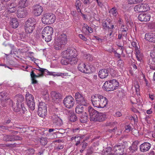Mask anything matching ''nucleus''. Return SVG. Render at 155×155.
Returning <instances> with one entry per match:
<instances>
[{
	"instance_id": "obj_55",
	"label": "nucleus",
	"mask_w": 155,
	"mask_h": 155,
	"mask_svg": "<svg viewBox=\"0 0 155 155\" xmlns=\"http://www.w3.org/2000/svg\"><path fill=\"white\" fill-rule=\"evenodd\" d=\"M45 150L42 148H40L38 150V153H36L37 155H43Z\"/></svg>"
},
{
	"instance_id": "obj_53",
	"label": "nucleus",
	"mask_w": 155,
	"mask_h": 155,
	"mask_svg": "<svg viewBox=\"0 0 155 155\" xmlns=\"http://www.w3.org/2000/svg\"><path fill=\"white\" fill-rule=\"evenodd\" d=\"M106 69L107 71L108 74L109 73H110L111 75H112L115 74V71L111 68L110 67L107 68Z\"/></svg>"
},
{
	"instance_id": "obj_39",
	"label": "nucleus",
	"mask_w": 155,
	"mask_h": 155,
	"mask_svg": "<svg viewBox=\"0 0 155 155\" xmlns=\"http://www.w3.org/2000/svg\"><path fill=\"white\" fill-rule=\"evenodd\" d=\"M141 5L142 12L147 11L150 9L149 6L148 4L142 3L141 4Z\"/></svg>"
},
{
	"instance_id": "obj_5",
	"label": "nucleus",
	"mask_w": 155,
	"mask_h": 155,
	"mask_svg": "<svg viewBox=\"0 0 155 155\" xmlns=\"http://www.w3.org/2000/svg\"><path fill=\"white\" fill-rule=\"evenodd\" d=\"M126 141L123 142L122 143H118L117 144L115 145L113 148V150L116 154H123L127 155L126 153H123L125 147V145L127 144Z\"/></svg>"
},
{
	"instance_id": "obj_46",
	"label": "nucleus",
	"mask_w": 155,
	"mask_h": 155,
	"mask_svg": "<svg viewBox=\"0 0 155 155\" xmlns=\"http://www.w3.org/2000/svg\"><path fill=\"white\" fill-rule=\"evenodd\" d=\"M75 57H73L69 59V64L71 65H74L77 64L78 60L77 58Z\"/></svg>"
},
{
	"instance_id": "obj_45",
	"label": "nucleus",
	"mask_w": 155,
	"mask_h": 155,
	"mask_svg": "<svg viewBox=\"0 0 155 155\" xmlns=\"http://www.w3.org/2000/svg\"><path fill=\"white\" fill-rule=\"evenodd\" d=\"M48 141L46 137H41L40 139V143L41 145L45 146L47 144Z\"/></svg>"
},
{
	"instance_id": "obj_44",
	"label": "nucleus",
	"mask_w": 155,
	"mask_h": 155,
	"mask_svg": "<svg viewBox=\"0 0 155 155\" xmlns=\"http://www.w3.org/2000/svg\"><path fill=\"white\" fill-rule=\"evenodd\" d=\"M71 58L76 57L78 55L77 50L74 48H70Z\"/></svg>"
},
{
	"instance_id": "obj_40",
	"label": "nucleus",
	"mask_w": 155,
	"mask_h": 155,
	"mask_svg": "<svg viewBox=\"0 0 155 155\" xmlns=\"http://www.w3.org/2000/svg\"><path fill=\"white\" fill-rule=\"evenodd\" d=\"M3 140L6 141H12V135H5L3 137Z\"/></svg>"
},
{
	"instance_id": "obj_30",
	"label": "nucleus",
	"mask_w": 155,
	"mask_h": 155,
	"mask_svg": "<svg viewBox=\"0 0 155 155\" xmlns=\"http://www.w3.org/2000/svg\"><path fill=\"white\" fill-rule=\"evenodd\" d=\"M36 70L38 71H40L41 73H43L44 74L45 72H46L47 73V74L49 75H53L54 76V74L55 73V72H50L48 71L47 70L41 68L38 66V69L35 68Z\"/></svg>"
},
{
	"instance_id": "obj_9",
	"label": "nucleus",
	"mask_w": 155,
	"mask_h": 155,
	"mask_svg": "<svg viewBox=\"0 0 155 155\" xmlns=\"http://www.w3.org/2000/svg\"><path fill=\"white\" fill-rule=\"evenodd\" d=\"M63 104L67 108L70 109L74 104V98L71 95L67 96L64 100Z\"/></svg>"
},
{
	"instance_id": "obj_50",
	"label": "nucleus",
	"mask_w": 155,
	"mask_h": 155,
	"mask_svg": "<svg viewBox=\"0 0 155 155\" xmlns=\"http://www.w3.org/2000/svg\"><path fill=\"white\" fill-rule=\"evenodd\" d=\"M141 7V4H139L136 5L134 7V9L135 12H142Z\"/></svg>"
},
{
	"instance_id": "obj_8",
	"label": "nucleus",
	"mask_w": 155,
	"mask_h": 155,
	"mask_svg": "<svg viewBox=\"0 0 155 155\" xmlns=\"http://www.w3.org/2000/svg\"><path fill=\"white\" fill-rule=\"evenodd\" d=\"M86 109L89 114L90 120L96 122L99 112L95 110L91 106H88V107H87Z\"/></svg>"
},
{
	"instance_id": "obj_14",
	"label": "nucleus",
	"mask_w": 155,
	"mask_h": 155,
	"mask_svg": "<svg viewBox=\"0 0 155 155\" xmlns=\"http://www.w3.org/2000/svg\"><path fill=\"white\" fill-rule=\"evenodd\" d=\"M78 70L83 73L88 74L90 72V69L89 68L86 66L85 64L83 63H80L78 65Z\"/></svg>"
},
{
	"instance_id": "obj_31",
	"label": "nucleus",
	"mask_w": 155,
	"mask_h": 155,
	"mask_svg": "<svg viewBox=\"0 0 155 155\" xmlns=\"http://www.w3.org/2000/svg\"><path fill=\"white\" fill-rule=\"evenodd\" d=\"M64 45L61 44L57 40H55L54 43V48L56 50H59L62 48H64Z\"/></svg>"
},
{
	"instance_id": "obj_1",
	"label": "nucleus",
	"mask_w": 155,
	"mask_h": 155,
	"mask_svg": "<svg viewBox=\"0 0 155 155\" xmlns=\"http://www.w3.org/2000/svg\"><path fill=\"white\" fill-rule=\"evenodd\" d=\"M91 101L94 107L98 108H103L107 104V99L102 95L96 94L92 96Z\"/></svg>"
},
{
	"instance_id": "obj_18",
	"label": "nucleus",
	"mask_w": 155,
	"mask_h": 155,
	"mask_svg": "<svg viewBox=\"0 0 155 155\" xmlns=\"http://www.w3.org/2000/svg\"><path fill=\"white\" fill-rule=\"evenodd\" d=\"M27 12L26 9H19L17 11V16L19 18H23L26 17Z\"/></svg>"
},
{
	"instance_id": "obj_49",
	"label": "nucleus",
	"mask_w": 155,
	"mask_h": 155,
	"mask_svg": "<svg viewBox=\"0 0 155 155\" xmlns=\"http://www.w3.org/2000/svg\"><path fill=\"white\" fill-rule=\"evenodd\" d=\"M143 0H128V3L130 4H136L141 2Z\"/></svg>"
},
{
	"instance_id": "obj_2",
	"label": "nucleus",
	"mask_w": 155,
	"mask_h": 155,
	"mask_svg": "<svg viewBox=\"0 0 155 155\" xmlns=\"http://www.w3.org/2000/svg\"><path fill=\"white\" fill-rule=\"evenodd\" d=\"M119 85V82L115 79L106 81L104 84L103 87L104 90L109 91L117 89Z\"/></svg>"
},
{
	"instance_id": "obj_35",
	"label": "nucleus",
	"mask_w": 155,
	"mask_h": 155,
	"mask_svg": "<svg viewBox=\"0 0 155 155\" xmlns=\"http://www.w3.org/2000/svg\"><path fill=\"white\" fill-rule=\"evenodd\" d=\"M36 21L33 17L29 18L26 21L25 24H29L31 26H35Z\"/></svg>"
},
{
	"instance_id": "obj_38",
	"label": "nucleus",
	"mask_w": 155,
	"mask_h": 155,
	"mask_svg": "<svg viewBox=\"0 0 155 155\" xmlns=\"http://www.w3.org/2000/svg\"><path fill=\"white\" fill-rule=\"evenodd\" d=\"M15 98L17 100V102H24V97L21 94H17L15 96Z\"/></svg>"
},
{
	"instance_id": "obj_34",
	"label": "nucleus",
	"mask_w": 155,
	"mask_h": 155,
	"mask_svg": "<svg viewBox=\"0 0 155 155\" xmlns=\"http://www.w3.org/2000/svg\"><path fill=\"white\" fill-rule=\"evenodd\" d=\"M10 25L12 27L14 28H16L19 25L18 22L16 18H13L11 21Z\"/></svg>"
},
{
	"instance_id": "obj_19",
	"label": "nucleus",
	"mask_w": 155,
	"mask_h": 155,
	"mask_svg": "<svg viewBox=\"0 0 155 155\" xmlns=\"http://www.w3.org/2000/svg\"><path fill=\"white\" fill-rule=\"evenodd\" d=\"M68 118L69 121L71 122H74L78 120L77 117L75 114L72 111H69L68 114Z\"/></svg>"
},
{
	"instance_id": "obj_6",
	"label": "nucleus",
	"mask_w": 155,
	"mask_h": 155,
	"mask_svg": "<svg viewBox=\"0 0 155 155\" xmlns=\"http://www.w3.org/2000/svg\"><path fill=\"white\" fill-rule=\"evenodd\" d=\"M74 97L77 103L79 104H81L85 106H88L89 103L87 100L85 99L83 95L79 92L75 94Z\"/></svg>"
},
{
	"instance_id": "obj_10",
	"label": "nucleus",
	"mask_w": 155,
	"mask_h": 155,
	"mask_svg": "<svg viewBox=\"0 0 155 155\" xmlns=\"http://www.w3.org/2000/svg\"><path fill=\"white\" fill-rule=\"evenodd\" d=\"M32 13L36 16L40 15L43 12V8L39 4L34 5L32 7Z\"/></svg>"
},
{
	"instance_id": "obj_48",
	"label": "nucleus",
	"mask_w": 155,
	"mask_h": 155,
	"mask_svg": "<svg viewBox=\"0 0 155 155\" xmlns=\"http://www.w3.org/2000/svg\"><path fill=\"white\" fill-rule=\"evenodd\" d=\"M12 118L10 117H5L4 118V123L5 124H7L11 122L12 120Z\"/></svg>"
},
{
	"instance_id": "obj_62",
	"label": "nucleus",
	"mask_w": 155,
	"mask_h": 155,
	"mask_svg": "<svg viewBox=\"0 0 155 155\" xmlns=\"http://www.w3.org/2000/svg\"><path fill=\"white\" fill-rule=\"evenodd\" d=\"M65 133V130L62 129H60L59 130V131H58L56 132V133L58 134H64Z\"/></svg>"
},
{
	"instance_id": "obj_41",
	"label": "nucleus",
	"mask_w": 155,
	"mask_h": 155,
	"mask_svg": "<svg viewBox=\"0 0 155 155\" xmlns=\"http://www.w3.org/2000/svg\"><path fill=\"white\" fill-rule=\"evenodd\" d=\"M81 149L80 150V152L82 153L85 150V149L88 146V143L83 141L81 142Z\"/></svg>"
},
{
	"instance_id": "obj_63",
	"label": "nucleus",
	"mask_w": 155,
	"mask_h": 155,
	"mask_svg": "<svg viewBox=\"0 0 155 155\" xmlns=\"http://www.w3.org/2000/svg\"><path fill=\"white\" fill-rule=\"evenodd\" d=\"M17 10L16 7L9 8L8 11L10 13H14L16 12Z\"/></svg>"
},
{
	"instance_id": "obj_4",
	"label": "nucleus",
	"mask_w": 155,
	"mask_h": 155,
	"mask_svg": "<svg viewBox=\"0 0 155 155\" xmlns=\"http://www.w3.org/2000/svg\"><path fill=\"white\" fill-rule=\"evenodd\" d=\"M25 97L26 104L28 106L31 110H34L35 107L33 96L28 92L26 94Z\"/></svg>"
},
{
	"instance_id": "obj_13",
	"label": "nucleus",
	"mask_w": 155,
	"mask_h": 155,
	"mask_svg": "<svg viewBox=\"0 0 155 155\" xmlns=\"http://www.w3.org/2000/svg\"><path fill=\"white\" fill-rule=\"evenodd\" d=\"M40 74L37 75L34 72V71H32L30 74V75L31 80V83L32 84H36L38 83V81L36 80V78L42 77L44 76L43 73L40 72Z\"/></svg>"
},
{
	"instance_id": "obj_15",
	"label": "nucleus",
	"mask_w": 155,
	"mask_h": 155,
	"mask_svg": "<svg viewBox=\"0 0 155 155\" xmlns=\"http://www.w3.org/2000/svg\"><path fill=\"white\" fill-rule=\"evenodd\" d=\"M151 16L148 14L141 13L139 15L138 18L141 21H150Z\"/></svg>"
},
{
	"instance_id": "obj_61",
	"label": "nucleus",
	"mask_w": 155,
	"mask_h": 155,
	"mask_svg": "<svg viewBox=\"0 0 155 155\" xmlns=\"http://www.w3.org/2000/svg\"><path fill=\"white\" fill-rule=\"evenodd\" d=\"M107 22H106V21H104L102 23V25L103 27H104V28H107L109 29H110V27L109 26L107 25Z\"/></svg>"
},
{
	"instance_id": "obj_16",
	"label": "nucleus",
	"mask_w": 155,
	"mask_h": 155,
	"mask_svg": "<svg viewBox=\"0 0 155 155\" xmlns=\"http://www.w3.org/2000/svg\"><path fill=\"white\" fill-rule=\"evenodd\" d=\"M151 144L148 142H144L140 146V151L142 152H146L149 150L151 147Z\"/></svg>"
},
{
	"instance_id": "obj_20",
	"label": "nucleus",
	"mask_w": 155,
	"mask_h": 155,
	"mask_svg": "<svg viewBox=\"0 0 155 155\" xmlns=\"http://www.w3.org/2000/svg\"><path fill=\"white\" fill-rule=\"evenodd\" d=\"M16 106L17 109L15 110V112H18L21 110V112L23 114H25L27 110L24 106V102L20 103L17 102Z\"/></svg>"
},
{
	"instance_id": "obj_24",
	"label": "nucleus",
	"mask_w": 155,
	"mask_h": 155,
	"mask_svg": "<svg viewBox=\"0 0 155 155\" xmlns=\"http://www.w3.org/2000/svg\"><path fill=\"white\" fill-rule=\"evenodd\" d=\"M53 33H47L46 34L45 33H41L42 38L45 40L47 42H48L51 41L52 39V36Z\"/></svg>"
},
{
	"instance_id": "obj_17",
	"label": "nucleus",
	"mask_w": 155,
	"mask_h": 155,
	"mask_svg": "<svg viewBox=\"0 0 155 155\" xmlns=\"http://www.w3.org/2000/svg\"><path fill=\"white\" fill-rule=\"evenodd\" d=\"M145 39L147 41L153 43H155V33H147L145 35Z\"/></svg>"
},
{
	"instance_id": "obj_47",
	"label": "nucleus",
	"mask_w": 155,
	"mask_h": 155,
	"mask_svg": "<svg viewBox=\"0 0 155 155\" xmlns=\"http://www.w3.org/2000/svg\"><path fill=\"white\" fill-rule=\"evenodd\" d=\"M148 64L150 65L151 64L155 65V58L150 56L149 58Z\"/></svg>"
},
{
	"instance_id": "obj_3",
	"label": "nucleus",
	"mask_w": 155,
	"mask_h": 155,
	"mask_svg": "<svg viewBox=\"0 0 155 155\" xmlns=\"http://www.w3.org/2000/svg\"><path fill=\"white\" fill-rule=\"evenodd\" d=\"M56 20L55 15L52 13H46L43 15L42 22L45 24L49 25L53 23Z\"/></svg>"
},
{
	"instance_id": "obj_33",
	"label": "nucleus",
	"mask_w": 155,
	"mask_h": 155,
	"mask_svg": "<svg viewBox=\"0 0 155 155\" xmlns=\"http://www.w3.org/2000/svg\"><path fill=\"white\" fill-rule=\"evenodd\" d=\"M53 28L52 27L47 26L44 28L41 33H44V32L46 34L47 33H53Z\"/></svg>"
},
{
	"instance_id": "obj_43",
	"label": "nucleus",
	"mask_w": 155,
	"mask_h": 155,
	"mask_svg": "<svg viewBox=\"0 0 155 155\" xmlns=\"http://www.w3.org/2000/svg\"><path fill=\"white\" fill-rule=\"evenodd\" d=\"M109 13H111L112 15L115 17L118 14L117 10L115 7H114L111 9L110 11H109Z\"/></svg>"
},
{
	"instance_id": "obj_51",
	"label": "nucleus",
	"mask_w": 155,
	"mask_h": 155,
	"mask_svg": "<svg viewBox=\"0 0 155 155\" xmlns=\"http://www.w3.org/2000/svg\"><path fill=\"white\" fill-rule=\"evenodd\" d=\"M22 138L19 136L12 135V141L17 140H21Z\"/></svg>"
},
{
	"instance_id": "obj_57",
	"label": "nucleus",
	"mask_w": 155,
	"mask_h": 155,
	"mask_svg": "<svg viewBox=\"0 0 155 155\" xmlns=\"http://www.w3.org/2000/svg\"><path fill=\"white\" fill-rule=\"evenodd\" d=\"M7 101H1V104L2 106L4 107H7V106L8 105V103L7 102Z\"/></svg>"
},
{
	"instance_id": "obj_32",
	"label": "nucleus",
	"mask_w": 155,
	"mask_h": 155,
	"mask_svg": "<svg viewBox=\"0 0 155 155\" xmlns=\"http://www.w3.org/2000/svg\"><path fill=\"white\" fill-rule=\"evenodd\" d=\"M112 148L110 147H108L105 149V155H125L123 154H116L115 153L111 152Z\"/></svg>"
},
{
	"instance_id": "obj_12",
	"label": "nucleus",
	"mask_w": 155,
	"mask_h": 155,
	"mask_svg": "<svg viewBox=\"0 0 155 155\" xmlns=\"http://www.w3.org/2000/svg\"><path fill=\"white\" fill-rule=\"evenodd\" d=\"M139 143V141L137 140L134 141L133 143L132 146H130L128 149V152L131 154L135 152L137 150V146Z\"/></svg>"
},
{
	"instance_id": "obj_56",
	"label": "nucleus",
	"mask_w": 155,
	"mask_h": 155,
	"mask_svg": "<svg viewBox=\"0 0 155 155\" xmlns=\"http://www.w3.org/2000/svg\"><path fill=\"white\" fill-rule=\"evenodd\" d=\"M123 61L121 59H120L118 61L117 65L118 66L122 68L123 67Z\"/></svg>"
},
{
	"instance_id": "obj_60",
	"label": "nucleus",
	"mask_w": 155,
	"mask_h": 155,
	"mask_svg": "<svg viewBox=\"0 0 155 155\" xmlns=\"http://www.w3.org/2000/svg\"><path fill=\"white\" fill-rule=\"evenodd\" d=\"M25 35L23 33H21L20 34V40L22 41H25Z\"/></svg>"
},
{
	"instance_id": "obj_54",
	"label": "nucleus",
	"mask_w": 155,
	"mask_h": 155,
	"mask_svg": "<svg viewBox=\"0 0 155 155\" xmlns=\"http://www.w3.org/2000/svg\"><path fill=\"white\" fill-rule=\"evenodd\" d=\"M8 7V8L16 7L17 6L16 4L14 2L9 3L7 5Z\"/></svg>"
},
{
	"instance_id": "obj_23",
	"label": "nucleus",
	"mask_w": 155,
	"mask_h": 155,
	"mask_svg": "<svg viewBox=\"0 0 155 155\" xmlns=\"http://www.w3.org/2000/svg\"><path fill=\"white\" fill-rule=\"evenodd\" d=\"M88 106H90L89 105L88 106H85L81 104H79L76 106L75 111L77 113L79 114L82 113L84 111V109H85L86 111L87 112L86 108L88 107Z\"/></svg>"
},
{
	"instance_id": "obj_64",
	"label": "nucleus",
	"mask_w": 155,
	"mask_h": 155,
	"mask_svg": "<svg viewBox=\"0 0 155 155\" xmlns=\"http://www.w3.org/2000/svg\"><path fill=\"white\" fill-rule=\"evenodd\" d=\"M149 27L150 29H155V22H153L150 24Z\"/></svg>"
},
{
	"instance_id": "obj_21",
	"label": "nucleus",
	"mask_w": 155,
	"mask_h": 155,
	"mask_svg": "<svg viewBox=\"0 0 155 155\" xmlns=\"http://www.w3.org/2000/svg\"><path fill=\"white\" fill-rule=\"evenodd\" d=\"M51 119L53 123L58 125H61L63 124L62 120L57 115L53 114L51 117Z\"/></svg>"
},
{
	"instance_id": "obj_26",
	"label": "nucleus",
	"mask_w": 155,
	"mask_h": 155,
	"mask_svg": "<svg viewBox=\"0 0 155 155\" xmlns=\"http://www.w3.org/2000/svg\"><path fill=\"white\" fill-rule=\"evenodd\" d=\"M98 76L101 78H104L108 76V73L106 68L101 70L98 72Z\"/></svg>"
},
{
	"instance_id": "obj_36",
	"label": "nucleus",
	"mask_w": 155,
	"mask_h": 155,
	"mask_svg": "<svg viewBox=\"0 0 155 155\" xmlns=\"http://www.w3.org/2000/svg\"><path fill=\"white\" fill-rule=\"evenodd\" d=\"M124 18L125 20L127 22V25H129L130 26H132L133 25V23L131 18L130 16H129L128 15H125Z\"/></svg>"
},
{
	"instance_id": "obj_58",
	"label": "nucleus",
	"mask_w": 155,
	"mask_h": 155,
	"mask_svg": "<svg viewBox=\"0 0 155 155\" xmlns=\"http://www.w3.org/2000/svg\"><path fill=\"white\" fill-rule=\"evenodd\" d=\"M116 123L115 122H108L106 124V126H111V127H114V126L116 125Z\"/></svg>"
},
{
	"instance_id": "obj_22",
	"label": "nucleus",
	"mask_w": 155,
	"mask_h": 155,
	"mask_svg": "<svg viewBox=\"0 0 155 155\" xmlns=\"http://www.w3.org/2000/svg\"><path fill=\"white\" fill-rule=\"evenodd\" d=\"M56 40L64 46L67 42V36L65 34H62Z\"/></svg>"
},
{
	"instance_id": "obj_25",
	"label": "nucleus",
	"mask_w": 155,
	"mask_h": 155,
	"mask_svg": "<svg viewBox=\"0 0 155 155\" xmlns=\"http://www.w3.org/2000/svg\"><path fill=\"white\" fill-rule=\"evenodd\" d=\"M28 0H20L17 6L18 8H24L28 5Z\"/></svg>"
},
{
	"instance_id": "obj_29",
	"label": "nucleus",
	"mask_w": 155,
	"mask_h": 155,
	"mask_svg": "<svg viewBox=\"0 0 155 155\" xmlns=\"http://www.w3.org/2000/svg\"><path fill=\"white\" fill-rule=\"evenodd\" d=\"M70 48H68L62 52V57L64 58L69 59L71 58Z\"/></svg>"
},
{
	"instance_id": "obj_52",
	"label": "nucleus",
	"mask_w": 155,
	"mask_h": 155,
	"mask_svg": "<svg viewBox=\"0 0 155 155\" xmlns=\"http://www.w3.org/2000/svg\"><path fill=\"white\" fill-rule=\"evenodd\" d=\"M69 59H62L61 61V63L62 65H67L69 64Z\"/></svg>"
},
{
	"instance_id": "obj_27",
	"label": "nucleus",
	"mask_w": 155,
	"mask_h": 155,
	"mask_svg": "<svg viewBox=\"0 0 155 155\" xmlns=\"http://www.w3.org/2000/svg\"><path fill=\"white\" fill-rule=\"evenodd\" d=\"M35 26H31L29 24H25V29L27 33L30 34L32 33L35 28Z\"/></svg>"
},
{
	"instance_id": "obj_28",
	"label": "nucleus",
	"mask_w": 155,
	"mask_h": 155,
	"mask_svg": "<svg viewBox=\"0 0 155 155\" xmlns=\"http://www.w3.org/2000/svg\"><path fill=\"white\" fill-rule=\"evenodd\" d=\"M107 119L105 113L99 112L96 118V122H103Z\"/></svg>"
},
{
	"instance_id": "obj_7",
	"label": "nucleus",
	"mask_w": 155,
	"mask_h": 155,
	"mask_svg": "<svg viewBox=\"0 0 155 155\" xmlns=\"http://www.w3.org/2000/svg\"><path fill=\"white\" fill-rule=\"evenodd\" d=\"M47 109L46 104L43 102H39L38 105V114L41 117L44 118L47 115Z\"/></svg>"
},
{
	"instance_id": "obj_37",
	"label": "nucleus",
	"mask_w": 155,
	"mask_h": 155,
	"mask_svg": "<svg viewBox=\"0 0 155 155\" xmlns=\"http://www.w3.org/2000/svg\"><path fill=\"white\" fill-rule=\"evenodd\" d=\"M88 119L87 114L86 112H85L84 115H82L81 117L80 120L81 122L82 123H85L86 122Z\"/></svg>"
},
{
	"instance_id": "obj_42",
	"label": "nucleus",
	"mask_w": 155,
	"mask_h": 155,
	"mask_svg": "<svg viewBox=\"0 0 155 155\" xmlns=\"http://www.w3.org/2000/svg\"><path fill=\"white\" fill-rule=\"evenodd\" d=\"M0 99L1 101H7L8 100L9 98L5 92H2L0 93Z\"/></svg>"
},
{
	"instance_id": "obj_59",
	"label": "nucleus",
	"mask_w": 155,
	"mask_h": 155,
	"mask_svg": "<svg viewBox=\"0 0 155 155\" xmlns=\"http://www.w3.org/2000/svg\"><path fill=\"white\" fill-rule=\"evenodd\" d=\"M27 151V152H28L31 155L34 154L35 151V150L33 148H30L28 149Z\"/></svg>"
},
{
	"instance_id": "obj_11",
	"label": "nucleus",
	"mask_w": 155,
	"mask_h": 155,
	"mask_svg": "<svg viewBox=\"0 0 155 155\" xmlns=\"http://www.w3.org/2000/svg\"><path fill=\"white\" fill-rule=\"evenodd\" d=\"M51 94L52 100L56 103H59L62 98V95L59 92L52 91Z\"/></svg>"
}]
</instances>
